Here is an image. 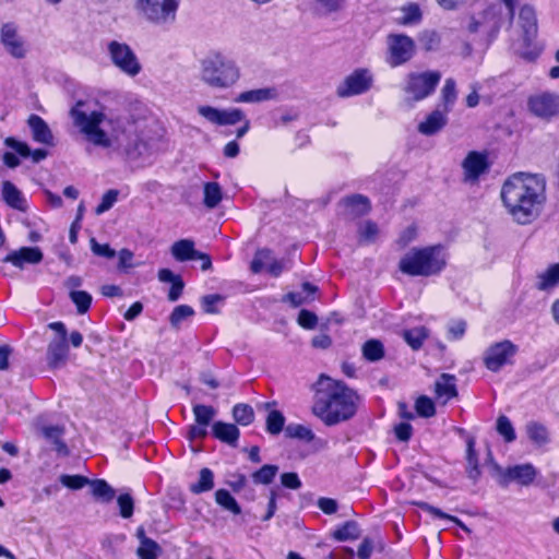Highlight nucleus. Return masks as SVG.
<instances>
[{
    "label": "nucleus",
    "instance_id": "obj_1",
    "mask_svg": "<svg viewBox=\"0 0 559 559\" xmlns=\"http://www.w3.org/2000/svg\"><path fill=\"white\" fill-rule=\"evenodd\" d=\"M74 126L84 140L99 148L121 151L131 155L138 136L130 130L131 124L103 110H87L82 103L71 109Z\"/></svg>",
    "mask_w": 559,
    "mask_h": 559
},
{
    "label": "nucleus",
    "instance_id": "obj_2",
    "mask_svg": "<svg viewBox=\"0 0 559 559\" xmlns=\"http://www.w3.org/2000/svg\"><path fill=\"white\" fill-rule=\"evenodd\" d=\"M313 392L312 414L326 426H335L354 417L359 396L344 382L324 373L311 384Z\"/></svg>",
    "mask_w": 559,
    "mask_h": 559
},
{
    "label": "nucleus",
    "instance_id": "obj_3",
    "mask_svg": "<svg viewBox=\"0 0 559 559\" xmlns=\"http://www.w3.org/2000/svg\"><path fill=\"white\" fill-rule=\"evenodd\" d=\"M545 179L539 175L518 173L502 186L501 199L512 217L520 224L532 222L545 202Z\"/></svg>",
    "mask_w": 559,
    "mask_h": 559
},
{
    "label": "nucleus",
    "instance_id": "obj_4",
    "mask_svg": "<svg viewBox=\"0 0 559 559\" xmlns=\"http://www.w3.org/2000/svg\"><path fill=\"white\" fill-rule=\"evenodd\" d=\"M449 254L442 245L412 248L400 260V271L409 276H435L447 266Z\"/></svg>",
    "mask_w": 559,
    "mask_h": 559
},
{
    "label": "nucleus",
    "instance_id": "obj_5",
    "mask_svg": "<svg viewBox=\"0 0 559 559\" xmlns=\"http://www.w3.org/2000/svg\"><path fill=\"white\" fill-rule=\"evenodd\" d=\"M240 76L241 70L237 61L223 52L211 51L200 61V78L210 87L230 88Z\"/></svg>",
    "mask_w": 559,
    "mask_h": 559
},
{
    "label": "nucleus",
    "instance_id": "obj_6",
    "mask_svg": "<svg viewBox=\"0 0 559 559\" xmlns=\"http://www.w3.org/2000/svg\"><path fill=\"white\" fill-rule=\"evenodd\" d=\"M498 4L490 5L483 14V21L473 20L468 26L471 32L483 31L490 38H495L508 19L512 20L518 0H499Z\"/></svg>",
    "mask_w": 559,
    "mask_h": 559
},
{
    "label": "nucleus",
    "instance_id": "obj_7",
    "mask_svg": "<svg viewBox=\"0 0 559 559\" xmlns=\"http://www.w3.org/2000/svg\"><path fill=\"white\" fill-rule=\"evenodd\" d=\"M180 0H136V9L148 21L156 24L173 22Z\"/></svg>",
    "mask_w": 559,
    "mask_h": 559
},
{
    "label": "nucleus",
    "instance_id": "obj_8",
    "mask_svg": "<svg viewBox=\"0 0 559 559\" xmlns=\"http://www.w3.org/2000/svg\"><path fill=\"white\" fill-rule=\"evenodd\" d=\"M441 80L438 71L412 72L407 75L405 93L416 102L431 95Z\"/></svg>",
    "mask_w": 559,
    "mask_h": 559
},
{
    "label": "nucleus",
    "instance_id": "obj_9",
    "mask_svg": "<svg viewBox=\"0 0 559 559\" xmlns=\"http://www.w3.org/2000/svg\"><path fill=\"white\" fill-rule=\"evenodd\" d=\"M107 52L111 62L123 73L134 76L141 71V66L131 47L126 43L111 40L107 44Z\"/></svg>",
    "mask_w": 559,
    "mask_h": 559
},
{
    "label": "nucleus",
    "instance_id": "obj_10",
    "mask_svg": "<svg viewBox=\"0 0 559 559\" xmlns=\"http://www.w3.org/2000/svg\"><path fill=\"white\" fill-rule=\"evenodd\" d=\"M518 353V346L509 340L497 342L490 345L484 353L485 367L497 372L504 366L512 364L514 356Z\"/></svg>",
    "mask_w": 559,
    "mask_h": 559
},
{
    "label": "nucleus",
    "instance_id": "obj_11",
    "mask_svg": "<svg viewBox=\"0 0 559 559\" xmlns=\"http://www.w3.org/2000/svg\"><path fill=\"white\" fill-rule=\"evenodd\" d=\"M539 471L532 463H523L499 468V484L503 487L514 483L523 487L532 486Z\"/></svg>",
    "mask_w": 559,
    "mask_h": 559
},
{
    "label": "nucleus",
    "instance_id": "obj_12",
    "mask_svg": "<svg viewBox=\"0 0 559 559\" xmlns=\"http://www.w3.org/2000/svg\"><path fill=\"white\" fill-rule=\"evenodd\" d=\"M388 63L392 67H399L407 62L415 52L414 40L402 34H391L388 36Z\"/></svg>",
    "mask_w": 559,
    "mask_h": 559
},
{
    "label": "nucleus",
    "instance_id": "obj_13",
    "mask_svg": "<svg viewBox=\"0 0 559 559\" xmlns=\"http://www.w3.org/2000/svg\"><path fill=\"white\" fill-rule=\"evenodd\" d=\"M49 329L57 332V336L50 341L47 347V362L51 368H58L67 360L69 348L67 345V329L62 322H51Z\"/></svg>",
    "mask_w": 559,
    "mask_h": 559
},
{
    "label": "nucleus",
    "instance_id": "obj_14",
    "mask_svg": "<svg viewBox=\"0 0 559 559\" xmlns=\"http://www.w3.org/2000/svg\"><path fill=\"white\" fill-rule=\"evenodd\" d=\"M519 23L523 32L525 49L515 48V50L524 58L534 59L537 56V52L528 50L537 36V19L532 7L524 5L521 8Z\"/></svg>",
    "mask_w": 559,
    "mask_h": 559
},
{
    "label": "nucleus",
    "instance_id": "obj_15",
    "mask_svg": "<svg viewBox=\"0 0 559 559\" xmlns=\"http://www.w3.org/2000/svg\"><path fill=\"white\" fill-rule=\"evenodd\" d=\"M0 43L7 53L15 59H23L27 56L28 45L13 23H5L0 29Z\"/></svg>",
    "mask_w": 559,
    "mask_h": 559
},
{
    "label": "nucleus",
    "instance_id": "obj_16",
    "mask_svg": "<svg viewBox=\"0 0 559 559\" xmlns=\"http://www.w3.org/2000/svg\"><path fill=\"white\" fill-rule=\"evenodd\" d=\"M198 112L209 122L217 126H234L245 120V114L239 108L218 109L212 106H200Z\"/></svg>",
    "mask_w": 559,
    "mask_h": 559
},
{
    "label": "nucleus",
    "instance_id": "obj_17",
    "mask_svg": "<svg viewBox=\"0 0 559 559\" xmlns=\"http://www.w3.org/2000/svg\"><path fill=\"white\" fill-rule=\"evenodd\" d=\"M372 83V75L366 69L355 70L345 81L337 87V95L348 97L359 95L367 92Z\"/></svg>",
    "mask_w": 559,
    "mask_h": 559
},
{
    "label": "nucleus",
    "instance_id": "obj_18",
    "mask_svg": "<svg viewBox=\"0 0 559 559\" xmlns=\"http://www.w3.org/2000/svg\"><path fill=\"white\" fill-rule=\"evenodd\" d=\"M528 108L539 118H551L559 112V95L549 92L535 94L528 99Z\"/></svg>",
    "mask_w": 559,
    "mask_h": 559
},
{
    "label": "nucleus",
    "instance_id": "obj_19",
    "mask_svg": "<svg viewBox=\"0 0 559 559\" xmlns=\"http://www.w3.org/2000/svg\"><path fill=\"white\" fill-rule=\"evenodd\" d=\"M173 257L180 262L200 259L203 261L202 270H209L212 265L207 254L201 253L194 249V242L191 239H181L171 246Z\"/></svg>",
    "mask_w": 559,
    "mask_h": 559
},
{
    "label": "nucleus",
    "instance_id": "obj_20",
    "mask_svg": "<svg viewBox=\"0 0 559 559\" xmlns=\"http://www.w3.org/2000/svg\"><path fill=\"white\" fill-rule=\"evenodd\" d=\"M462 167L464 171V180L475 182L489 167L487 155L475 151L469 152L463 160Z\"/></svg>",
    "mask_w": 559,
    "mask_h": 559
},
{
    "label": "nucleus",
    "instance_id": "obj_21",
    "mask_svg": "<svg viewBox=\"0 0 559 559\" xmlns=\"http://www.w3.org/2000/svg\"><path fill=\"white\" fill-rule=\"evenodd\" d=\"M457 380L454 374L442 373L435 382V395L441 404L457 396Z\"/></svg>",
    "mask_w": 559,
    "mask_h": 559
},
{
    "label": "nucleus",
    "instance_id": "obj_22",
    "mask_svg": "<svg viewBox=\"0 0 559 559\" xmlns=\"http://www.w3.org/2000/svg\"><path fill=\"white\" fill-rule=\"evenodd\" d=\"M43 260V253L37 247H23L17 251L10 252L4 261L11 262L14 266L23 267L25 264H37Z\"/></svg>",
    "mask_w": 559,
    "mask_h": 559
},
{
    "label": "nucleus",
    "instance_id": "obj_23",
    "mask_svg": "<svg viewBox=\"0 0 559 559\" xmlns=\"http://www.w3.org/2000/svg\"><path fill=\"white\" fill-rule=\"evenodd\" d=\"M27 124L32 131L33 140L45 145L53 144V135L47 122L38 115H31Z\"/></svg>",
    "mask_w": 559,
    "mask_h": 559
},
{
    "label": "nucleus",
    "instance_id": "obj_24",
    "mask_svg": "<svg viewBox=\"0 0 559 559\" xmlns=\"http://www.w3.org/2000/svg\"><path fill=\"white\" fill-rule=\"evenodd\" d=\"M2 199L10 207L20 212L27 210V202L23 193L11 181L2 182Z\"/></svg>",
    "mask_w": 559,
    "mask_h": 559
},
{
    "label": "nucleus",
    "instance_id": "obj_25",
    "mask_svg": "<svg viewBox=\"0 0 559 559\" xmlns=\"http://www.w3.org/2000/svg\"><path fill=\"white\" fill-rule=\"evenodd\" d=\"M447 114L444 110H433L419 123L418 131L425 135H432L439 132L447 124Z\"/></svg>",
    "mask_w": 559,
    "mask_h": 559
},
{
    "label": "nucleus",
    "instance_id": "obj_26",
    "mask_svg": "<svg viewBox=\"0 0 559 559\" xmlns=\"http://www.w3.org/2000/svg\"><path fill=\"white\" fill-rule=\"evenodd\" d=\"M136 537L140 540V546L136 550V555L139 556V558L157 559L162 551L159 545L152 538L147 537L142 527L138 528Z\"/></svg>",
    "mask_w": 559,
    "mask_h": 559
},
{
    "label": "nucleus",
    "instance_id": "obj_27",
    "mask_svg": "<svg viewBox=\"0 0 559 559\" xmlns=\"http://www.w3.org/2000/svg\"><path fill=\"white\" fill-rule=\"evenodd\" d=\"M278 93L275 87H263L242 92L235 98L236 103H261L275 99Z\"/></svg>",
    "mask_w": 559,
    "mask_h": 559
},
{
    "label": "nucleus",
    "instance_id": "obj_28",
    "mask_svg": "<svg viewBox=\"0 0 559 559\" xmlns=\"http://www.w3.org/2000/svg\"><path fill=\"white\" fill-rule=\"evenodd\" d=\"M4 144L12 148L15 153H17L22 157H32L33 162L39 163L40 160L47 157V151L44 148H36L32 151L29 146L21 141L15 140L14 138H7L4 140Z\"/></svg>",
    "mask_w": 559,
    "mask_h": 559
},
{
    "label": "nucleus",
    "instance_id": "obj_29",
    "mask_svg": "<svg viewBox=\"0 0 559 559\" xmlns=\"http://www.w3.org/2000/svg\"><path fill=\"white\" fill-rule=\"evenodd\" d=\"M213 436L222 442L235 445L239 439L240 431L234 424L216 421L212 426Z\"/></svg>",
    "mask_w": 559,
    "mask_h": 559
},
{
    "label": "nucleus",
    "instance_id": "obj_30",
    "mask_svg": "<svg viewBox=\"0 0 559 559\" xmlns=\"http://www.w3.org/2000/svg\"><path fill=\"white\" fill-rule=\"evenodd\" d=\"M317 290V286L306 282L301 290L288 293L283 300L288 301L293 307H299L314 300Z\"/></svg>",
    "mask_w": 559,
    "mask_h": 559
},
{
    "label": "nucleus",
    "instance_id": "obj_31",
    "mask_svg": "<svg viewBox=\"0 0 559 559\" xmlns=\"http://www.w3.org/2000/svg\"><path fill=\"white\" fill-rule=\"evenodd\" d=\"M88 485L93 497L103 503H109L116 497V490L105 479H93Z\"/></svg>",
    "mask_w": 559,
    "mask_h": 559
},
{
    "label": "nucleus",
    "instance_id": "obj_32",
    "mask_svg": "<svg viewBox=\"0 0 559 559\" xmlns=\"http://www.w3.org/2000/svg\"><path fill=\"white\" fill-rule=\"evenodd\" d=\"M214 473L209 467H203L199 472L198 480L190 484L189 490L194 495L211 491L214 488Z\"/></svg>",
    "mask_w": 559,
    "mask_h": 559
},
{
    "label": "nucleus",
    "instance_id": "obj_33",
    "mask_svg": "<svg viewBox=\"0 0 559 559\" xmlns=\"http://www.w3.org/2000/svg\"><path fill=\"white\" fill-rule=\"evenodd\" d=\"M44 437L55 445V450L62 455L68 454V448L62 442L63 429L60 426H46L43 428Z\"/></svg>",
    "mask_w": 559,
    "mask_h": 559
},
{
    "label": "nucleus",
    "instance_id": "obj_34",
    "mask_svg": "<svg viewBox=\"0 0 559 559\" xmlns=\"http://www.w3.org/2000/svg\"><path fill=\"white\" fill-rule=\"evenodd\" d=\"M215 502L234 515L241 513V507L227 489L222 488L215 491Z\"/></svg>",
    "mask_w": 559,
    "mask_h": 559
},
{
    "label": "nucleus",
    "instance_id": "obj_35",
    "mask_svg": "<svg viewBox=\"0 0 559 559\" xmlns=\"http://www.w3.org/2000/svg\"><path fill=\"white\" fill-rule=\"evenodd\" d=\"M349 213L356 216L366 214L370 209L369 200L361 194H354L343 200Z\"/></svg>",
    "mask_w": 559,
    "mask_h": 559
},
{
    "label": "nucleus",
    "instance_id": "obj_36",
    "mask_svg": "<svg viewBox=\"0 0 559 559\" xmlns=\"http://www.w3.org/2000/svg\"><path fill=\"white\" fill-rule=\"evenodd\" d=\"M360 535V530L355 521H347L338 526L332 534L333 538L338 542L354 540Z\"/></svg>",
    "mask_w": 559,
    "mask_h": 559
},
{
    "label": "nucleus",
    "instance_id": "obj_37",
    "mask_svg": "<svg viewBox=\"0 0 559 559\" xmlns=\"http://www.w3.org/2000/svg\"><path fill=\"white\" fill-rule=\"evenodd\" d=\"M467 451H466V472L468 477L476 480L480 476V468L478 465V457L475 451V440L473 438L467 439Z\"/></svg>",
    "mask_w": 559,
    "mask_h": 559
},
{
    "label": "nucleus",
    "instance_id": "obj_38",
    "mask_svg": "<svg viewBox=\"0 0 559 559\" xmlns=\"http://www.w3.org/2000/svg\"><path fill=\"white\" fill-rule=\"evenodd\" d=\"M203 203L209 209L216 207L223 199V191L217 182H206L203 188Z\"/></svg>",
    "mask_w": 559,
    "mask_h": 559
},
{
    "label": "nucleus",
    "instance_id": "obj_39",
    "mask_svg": "<svg viewBox=\"0 0 559 559\" xmlns=\"http://www.w3.org/2000/svg\"><path fill=\"white\" fill-rule=\"evenodd\" d=\"M362 356L368 361H379L384 357V346L381 341L371 338L362 345Z\"/></svg>",
    "mask_w": 559,
    "mask_h": 559
},
{
    "label": "nucleus",
    "instance_id": "obj_40",
    "mask_svg": "<svg viewBox=\"0 0 559 559\" xmlns=\"http://www.w3.org/2000/svg\"><path fill=\"white\" fill-rule=\"evenodd\" d=\"M194 420L197 424L209 427L213 418L216 416V409L210 405L195 404L192 407Z\"/></svg>",
    "mask_w": 559,
    "mask_h": 559
},
{
    "label": "nucleus",
    "instance_id": "obj_41",
    "mask_svg": "<svg viewBox=\"0 0 559 559\" xmlns=\"http://www.w3.org/2000/svg\"><path fill=\"white\" fill-rule=\"evenodd\" d=\"M444 111L449 112L455 104L457 92L456 83L453 79H447L441 91Z\"/></svg>",
    "mask_w": 559,
    "mask_h": 559
},
{
    "label": "nucleus",
    "instance_id": "obj_42",
    "mask_svg": "<svg viewBox=\"0 0 559 559\" xmlns=\"http://www.w3.org/2000/svg\"><path fill=\"white\" fill-rule=\"evenodd\" d=\"M233 417L241 426L250 425L254 419V412L247 404H236L233 408Z\"/></svg>",
    "mask_w": 559,
    "mask_h": 559
},
{
    "label": "nucleus",
    "instance_id": "obj_43",
    "mask_svg": "<svg viewBox=\"0 0 559 559\" xmlns=\"http://www.w3.org/2000/svg\"><path fill=\"white\" fill-rule=\"evenodd\" d=\"M285 432L289 438H295L307 442H311L316 437L313 431L309 427L300 424L288 425L285 428Z\"/></svg>",
    "mask_w": 559,
    "mask_h": 559
},
{
    "label": "nucleus",
    "instance_id": "obj_44",
    "mask_svg": "<svg viewBox=\"0 0 559 559\" xmlns=\"http://www.w3.org/2000/svg\"><path fill=\"white\" fill-rule=\"evenodd\" d=\"M402 15L397 19L401 24L412 25L416 24L421 19V12L416 3H409L402 8Z\"/></svg>",
    "mask_w": 559,
    "mask_h": 559
},
{
    "label": "nucleus",
    "instance_id": "obj_45",
    "mask_svg": "<svg viewBox=\"0 0 559 559\" xmlns=\"http://www.w3.org/2000/svg\"><path fill=\"white\" fill-rule=\"evenodd\" d=\"M427 336V330L423 326L414 328L404 332V338L413 349L421 347Z\"/></svg>",
    "mask_w": 559,
    "mask_h": 559
},
{
    "label": "nucleus",
    "instance_id": "obj_46",
    "mask_svg": "<svg viewBox=\"0 0 559 559\" xmlns=\"http://www.w3.org/2000/svg\"><path fill=\"white\" fill-rule=\"evenodd\" d=\"M497 431L508 443L513 442L516 439L513 425L504 415L499 416L497 419Z\"/></svg>",
    "mask_w": 559,
    "mask_h": 559
},
{
    "label": "nucleus",
    "instance_id": "obj_47",
    "mask_svg": "<svg viewBox=\"0 0 559 559\" xmlns=\"http://www.w3.org/2000/svg\"><path fill=\"white\" fill-rule=\"evenodd\" d=\"M278 467L276 465L266 464L252 474V480L255 484L267 485L272 483L276 476Z\"/></svg>",
    "mask_w": 559,
    "mask_h": 559
},
{
    "label": "nucleus",
    "instance_id": "obj_48",
    "mask_svg": "<svg viewBox=\"0 0 559 559\" xmlns=\"http://www.w3.org/2000/svg\"><path fill=\"white\" fill-rule=\"evenodd\" d=\"M119 514L123 519H130L134 512V499L130 492H122L117 497Z\"/></svg>",
    "mask_w": 559,
    "mask_h": 559
},
{
    "label": "nucleus",
    "instance_id": "obj_49",
    "mask_svg": "<svg viewBox=\"0 0 559 559\" xmlns=\"http://www.w3.org/2000/svg\"><path fill=\"white\" fill-rule=\"evenodd\" d=\"M415 409L417 415L424 418H430L436 414V406L433 401L426 395H420L416 400Z\"/></svg>",
    "mask_w": 559,
    "mask_h": 559
},
{
    "label": "nucleus",
    "instance_id": "obj_50",
    "mask_svg": "<svg viewBox=\"0 0 559 559\" xmlns=\"http://www.w3.org/2000/svg\"><path fill=\"white\" fill-rule=\"evenodd\" d=\"M273 260V257H272V252L267 249H262V250H259L252 262H251V271L253 273H260L262 270L264 269H269V265L270 263L272 262Z\"/></svg>",
    "mask_w": 559,
    "mask_h": 559
},
{
    "label": "nucleus",
    "instance_id": "obj_51",
    "mask_svg": "<svg viewBox=\"0 0 559 559\" xmlns=\"http://www.w3.org/2000/svg\"><path fill=\"white\" fill-rule=\"evenodd\" d=\"M70 298L76 306L78 312L83 314L88 311L92 304V296L84 290H71Z\"/></svg>",
    "mask_w": 559,
    "mask_h": 559
},
{
    "label": "nucleus",
    "instance_id": "obj_52",
    "mask_svg": "<svg viewBox=\"0 0 559 559\" xmlns=\"http://www.w3.org/2000/svg\"><path fill=\"white\" fill-rule=\"evenodd\" d=\"M193 314H194V310L192 307H190L188 305L177 306L170 314V318H169L170 324L174 328H179L180 324L182 323V321L193 317Z\"/></svg>",
    "mask_w": 559,
    "mask_h": 559
},
{
    "label": "nucleus",
    "instance_id": "obj_53",
    "mask_svg": "<svg viewBox=\"0 0 559 559\" xmlns=\"http://www.w3.org/2000/svg\"><path fill=\"white\" fill-rule=\"evenodd\" d=\"M527 436L536 443H545L548 439V432L544 425L538 423H528L526 426Z\"/></svg>",
    "mask_w": 559,
    "mask_h": 559
},
{
    "label": "nucleus",
    "instance_id": "obj_54",
    "mask_svg": "<svg viewBox=\"0 0 559 559\" xmlns=\"http://www.w3.org/2000/svg\"><path fill=\"white\" fill-rule=\"evenodd\" d=\"M285 418L278 411H272L266 418V429L272 435H278L284 427Z\"/></svg>",
    "mask_w": 559,
    "mask_h": 559
},
{
    "label": "nucleus",
    "instance_id": "obj_55",
    "mask_svg": "<svg viewBox=\"0 0 559 559\" xmlns=\"http://www.w3.org/2000/svg\"><path fill=\"white\" fill-rule=\"evenodd\" d=\"M559 283V264L550 266L543 275H540L539 288L548 289Z\"/></svg>",
    "mask_w": 559,
    "mask_h": 559
},
{
    "label": "nucleus",
    "instance_id": "obj_56",
    "mask_svg": "<svg viewBox=\"0 0 559 559\" xmlns=\"http://www.w3.org/2000/svg\"><path fill=\"white\" fill-rule=\"evenodd\" d=\"M358 233L360 240L365 242H373L379 235V228L377 224L367 221L360 224Z\"/></svg>",
    "mask_w": 559,
    "mask_h": 559
},
{
    "label": "nucleus",
    "instance_id": "obj_57",
    "mask_svg": "<svg viewBox=\"0 0 559 559\" xmlns=\"http://www.w3.org/2000/svg\"><path fill=\"white\" fill-rule=\"evenodd\" d=\"M419 507L421 508V510L431 514L433 518L453 521L454 523L460 525L464 531H468V528L457 518L449 515L444 513L442 510L433 506H430L429 503L423 502L419 504Z\"/></svg>",
    "mask_w": 559,
    "mask_h": 559
},
{
    "label": "nucleus",
    "instance_id": "obj_58",
    "mask_svg": "<svg viewBox=\"0 0 559 559\" xmlns=\"http://www.w3.org/2000/svg\"><path fill=\"white\" fill-rule=\"evenodd\" d=\"M119 195V191L116 189L108 190L102 198L100 203L97 205L95 212L97 215H100L107 211H109L114 204L117 202Z\"/></svg>",
    "mask_w": 559,
    "mask_h": 559
},
{
    "label": "nucleus",
    "instance_id": "obj_59",
    "mask_svg": "<svg viewBox=\"0 0 559 559\" xmlns=\"http://www.w3.org/2000/svg\"><path fill=\"white\" fill-rule=\"evenodd\" d=\"M60 483L70 489H81L90 484V479L81 475H61Z\"/></svg>",
    "mask_w": 559,
    "mask_h": 559
},
{
    "label": "nucleus",
    "instance_id": "obj_60",
    "mask_svg": "<svg viewBox=\"0 0 559 559\" xmlns=\"http://www.w3.org/2000/svg\"><path fill=\"white\" fill-rule=\"evenodd\" d=\"M466 331V322L463 320L452 321L448 328V340L457 341L461 340Z\"/></svg>",
    "mask_w": 559,
    "mask_h": 559
},
{
    "label": "nucleus",
    "instance_id": "obj_61",
    "mask_svg": "<svg viewBox=\"0 0 559 559\" xmlns=\"http://www.w3.org/2000/svg\"><path fill=\"white\" fill-rule=\"evenodd\" d=\"M91 250L95 255L106 259H112L116 257V251L111 249L108 243H99L94 238L91 239Z\"/></svg>",
    "mask_w": 559,
    "mask_h": 559
},
{
    "label": "nucleus",
    "instance_id": "obj_62",
    "mask_svg": "<svg viewBox=\"0 0 559 559\" xmlns=\"http://www.w3.org/2000/svg\"><path fill=\"white\" fill-rule=\"evenodd\" d=\"M317 8L322 13H332L343 9L344 0H316Z\"/></svg>",
    "mask_w": 559,
    "mask_h": 559
},
{
    "label": "nucleus",
    "instance_id": "obj_63",
    "mask_svg": "<svg viewBox=\"0 0 559 559\" xmlns=\"http://www.w3.org/2000/svg\"><path fill=\"white\" fill-rule=\"evenodd\" d=\"M317 316L306 309H302L298 316V323L305 329H313L317 325Z\"/></svg>",
    "mask_w": 559,
    "mask_h": 559
},
{
    "label": "nucleus",
    "instance_id": "obj_64",
    "mask_svg": "<svg viewBox=\"0 0 559 559\" xmlns=\"http://www.w3.org/2000/svg\"><path fill=\"white\" fill-rule=\"evenodd\" d=\"M420 41L426 50H433L439 46L440 37L436 32H425Z\"/></svg>",
    "mask_w": 559,
    "mask_h": 559
}]
</instances>
